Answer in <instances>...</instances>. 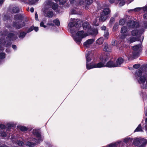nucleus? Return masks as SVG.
Instances as JSON below:
<instances>
[{
	"label": "nucleus",
	"instance_id": "obj_47",
	"mask_svg": "<svg viewBox=\"0 0 147 147\" xmlns=\"http://www.w3.org/2000/svg\"><path fill=\"white\" fill-rule=\"evenodd\" d=\"M68 26L69 27L72 28L75 27V23L73 22H70L68 24Z\"/></svg>",
	"mask_w": 147,
	"mask_h": 147
},
{
	"label": "nucleus",
	"instance_id": "obj_34",
	"mask_svg": "<svg viewBox=\"0 0 147 147\" xmlns=\"http://www.w3.org/2000/svg\"><path fill=\"white\" fill-rule=\"evenodd\" d=\"M53 22L55 24V25L57 26H60V22L59 21V20L58 19H55V20H53Z\"/></svg>",
	"mask_w": 147,
	"mask_h": 147
},
{
	"label": "nucleus",
	"instance_id": "obj_29",
	"mask_svg": "<svg viewBox=\"0 0 147 147\" xmlns=\"http://www.w3.org/2000/svg\"><path fill=\"white\" fill-rule=\"evenodd\" d=\"M78 8L76 7H74L72 9H71V14H76L78 13V12L77 11Z\"/></svg>",
	"mask_w": 147,
	"mask_h": 147
},
{
	"label": "nucleus",
	"instance_id": "obj_22",
	"mask_svg": "<svg viewBox=\"0 0 147 147\" xmlns=\"http://www.w3.org/2000/svg\"><path fill=\"white\" fill-rule=\"evenodd\" d=\"M105 64H104V63L101 61L97 64H95V68H100L102 67H106V66H105Z\"/></svg>",
	"mask_w": 147,
	"mask_h": 147
},
{
	"label": "nucleus",
	"instance_id": "obj_60",
	"mask_svg": "<svg viewBox=\"0 0 147 147\" xmlns=\"http://www.w3.org/2000/svg\"><path fill=\"white\" fill-rule=\"evenodd\" d=\"M94 24L96 26H98L99 25L98 23H97V21L96 20L94 22Z\"/></svg>",
	"mask_w": 147,
	"mask_h": 147
},
{
	"label": "nucleus",
	"instance_id": "obj_20",
	"mask_svg": "<svg viewBox=\"0 0 147 147\" xmlns=\"http://www.w3.org/2000/svg\"><path fill=\"white\" fill-rule=\"evenodd\" d=\"M83 37H80V36H76L74 38V41L78 44H80L81 43L82 40L83 38Z\"/></svg>",
	"mask_w": 147,
	"mask_h": 147
},
{
	"label": "nucleus",
	"instance_id": "obj_19",
	"mask_svg": "<svg viewBox=\"0 0 147 147\" xmlns=\"http://www.w3.org/2000/svg\"><path fill=\"white\" fill-rule=\"evenodd\" d=\"M82 22L78 20L75 23V27L77 28H79L82 26Z\"/></svg>",
	"mask_w": 147,
	"mask_h": 147
},
{
	"label": "nucleus",
	"instance_id": "obj_23",
	"mask_svg": "<svg viewBox=\"0 0 147 147\" xmlns=\"http://www.w3.org/2000/svg\"><path fill=\"white\" fill-rule=\"evenodd\" d=\"M90 34L92 35H96L98 33V30L97 29H94L90 30Z\"/></svg>",
	"mask_w": 147,
	"mask_h": 147
},
{
	"label": "nucleus",
	"instance_id": "obj_41",
	"mask_svg": "<svg viewBox=\"0 0 147 147\" xmlns=\"http://www.w3.org/2000/svg\"><path fill=\"white\" fill-rule=\"evenodd\" d=\"M119 1H120L119 4V6H122L125 5V2L124 0H119Z\"/></svg>",
	"mask_w": 147,
	"mask_h": 147
},
{
	"label": "nucleus",
	"instance_id": "obj_5",
	"mask_svg": "<svg viewBox=\"0 0 147 147\" xmlns=\"http://www.w3.org/2000/svg\"><path fill=\"white\" fill-rule=\"evenodd\" d=\"M146 80V77L145 76H143L140 77L139 79L138 80V82L140 84H142L143 85L142 88L144 89H146L147 88L146 86H144L145 82Z\"/></svg>",
	"mask_w": 147,
	"mask_h": 147
},
{
	"label": "nucleus",
	"instance_id": "obj_32",
	"mask_svg": "<svg viewBox=\"0 0 147 147\" xmlns=\"http://www.w3.org/2000/svg\"><path fill=\"white\" fill-rule=\"evenodd\" d=\"M132 139L129 137H127L125 138L123 140V142L125 143H130L131 142Z\"/></svg>",
	"mask_w": 147,
	"mask_h": 147
},
{
	"label": "nucleus",
	"instance_id": "obj_46",
	"mask_svg": "<svg viewBox=\"0 0 147 147\" xmlns=\"http://www.w3.org/2000/svg\"><path fill=\"white\" fill-rule=\"evenodd\" d=\"M140 66V64H134L133 66V67L135 69H138V68Z\"/></svg>",
	"mask_w": 147,
	"mask_h": 147
},
{
	"label": "nucleus",
	"instance_id": "obj_28",
	"mask_svg": "<svg viewBox=\"0 0 147 147\" xmlns=\"http://www.w3.org/2000/svg\"><path fill=\"white\" fill-rule=\"evenodd\" d=\"M14 36V34L13 33L9 32L8 33L7 37H6V40H9L10 39L11 40V38Z\"/></svg>",
	"mask_w": 147,
	"mask_h": 147
},
{
	"label": "nucleus",
	"instance_id": "obj_18",
	"mask_svg": "<svg viewBox=\"0 0 147 147\" xmlns=\"http://www.w3.org/2000/svg\"><path fill=\"white\" fill-rule=\"evenodd\" d=\"M54 16L53 12L52 11H47L46 13V15L45 16L46 17L49 18H52Z\"/></svg>",
	"mask_w": 147,
	"mask_h": 147
},
{
	"label": "nucleus",
	"instance_id": "obj_21",
	"mask_svg": "<svg viewBox=\"0 0 147 147\" xmlns=\"http://www.w3.org/2000/svg\"><path fill=\"white\" fill-rule=\"evenodd\" d=\"M101 13L108 16V15L110 13L111 10L108 8H105L102 12Z\"/></svg>",
	"mask_w": 147,
	"mask_h": 147
},
{
	"label": "nucleus",
	"instance_id": "obj_52",
	"mask_svg": "<svg viewBox=\"0 0 147 147\" xmlns=\"http://www.w3.org/2000/svg\"><path fill=\"white\" fill-rule=\"evenodd\" d=\"M35 3V0H29V4L30 5H32Z\"/></svg>",
	"mask_w": 147,
	"mask_h": 147
},
{
	"label": "nucleus",
	"instance_id": "obj_43",
	"mask_svg": "<svg viewBox=\"0 0 147 147\" xmlns=\"http://www.w3.org/2000/svg\"><path fill=\"white\" fill-rule=\"evenodd\" d=\"M34 26H31L30 28L28 29L26 31V33H29L34 30Z\"/></svg>",
	"mask_w": 147,
	"mask_h": 147
},
{
	"label": "nucleus",
	"instance_id": "obj_27",
	"mask_svg": "<svg viewBox=\"0 0 147 147\" xmlns=\"http://www.w3.org/2000/svg\"><path fill=\"white\" fill-rule=\"evenodd\" d=\"M127 30V26H123L121 27L120 32L121 33L124 34L126 33Z\"/></svg>",
	"mask_w": 147,
	"mask_h": 147
},
{
	"label": "nucleus",
	"instance_id": "obj_37",
	"mask_svg": "<svg viewBox=\"0 0 147 147\" xmlns=\"http://www.w3.org/2000/svg\"><path fill=\"white\" fill-rule=\"evenodd\" d=\"M6 57L5 53L3 52L0 53V59H5Z\"/></svg>",
	"mask_w": 147,
	"mask_h": 147
},
{
	"label": "nucleus",
	"instance_id": "obj_3",
	"mask_svg": "<svg viewBox=\"0 0 147 147\" xmlns=\"http://www.w3.org/2000/svg\"><path fill=\"white\" fill-rule=\"evenodd\" d=\"M127 25L130 29L137 28L139 26V24L138 22L131 20H129Z\"/></svg>",
	"mask_w": 147,
	"mask_h": 147
},
{
	"label": "nucleus",
	"instance_id": "obj_42",
	"mask_svg": "<svg viewBox=\"0 0 147 147\" xmlns=\"http://www.w3.org/2000/svg\"><path fill=\"white\" fill-rule=\"evenodd\" d=\"M137 40V38L135 37L130 38L129 40V41L131 43H132L135 42Z\"/></svg>",
	"mask_w": 147,
	"mask_h": 147
},
{
	"label": "nucleus",
	"instance_id": "obj_50",
	"mask_svg": "<svg viewBox=\"0 0 147 147\" xmlns=\"http://www.w3.org/2000/svg\"><path fill=\"white\" fill-rule=\"evenodd\" d=\"M86 58V64L90 62L92 60L91 58L90 57Z\"/></svg>",
	"mask_w": 147,
	"mask_h": 147
},
{
	"label": "nucleus",
	"instance_id": "obj_38",
	"mask_svg": "<svg viewBox=\"0 0 147 147\" xmlns=\"http://www.w3.org/2000/svg\"><path fill=\"white\" fill-rule=\"evenodd\" d=\"M27 33L24 32H20L19 36V38H24L26 35Z\"/></svg>",
	"mask_w": 147,
	"mask_h": 147
},
{
	"label": "nucleus",
	"instance_id": "obj_40",
	"mask_svg": "<svg viewBox=\"0 0 147 147\" xmlns=\"http://www.w3.org/2000/svg\"><path fill=\"white\" fill-rule=\"evenodd\" d=\"M115 21V19L114 18L112 17L111 18L109 24L110 25H112V24L114 23Z\"/></svg>",
	"mask_w": 147,
	"mask_h": 147
},
{
	"label": "nucleus",
	"instance_id": "obj_13",
	"mask_svg": "<svg viewBox=\"0 0 147 147\" xmlns=\"http://www.w3.org/2000/svg\"><path fill=\"white\" fill-rule=\"evenodd\" d=\"M94 41V40L93 39H88L84 42L83 45L85 47H87L88 45L92 44Z\"/></svg>",
	"mask_w": 147,
	"mask_h": 147
},
{
	"label": "nucleus",
	"instance_id": "obj_9",
	"mask_svg": "<svg viewBox=\"0 0 147 147\" xmlns=\"http://www.w3.org/2000/svg\"><path fill=\"white\" fill-rule=\"evenodd\" d=\"M109 58V56L107 55H104L102 57H100V59L101 61L106 64L105 63L108 60Z\"/></svg>",
	"mask_w": 147,
	"mask_h": 147
},
{
	"label": "nucleus",
	"instance_id": "obj_2",
	"mask_svg": "<svg viewBox=\"0 0 147 147\" xmlns=\"http://www.w3.org/2000/svg\"><path fill=\"white\" fill-rule=\"evenodd\" d=\"M1 44L3 46L8 47L11 46V42L10 39L7 40H5V38H0V50L3 51L4 50V49L1 46Z\"/></svg>",
	"mask_w": 147,
	"mask_h": 147
},
{
	"label": "nucleus",
	"instance_id": "obj_36",
	"mask_svg": "<svg viewBox=\"0 0 147 147\" xmlns=\"http://www.w3.org/2000/svg\"><path fill=\"white\" fill-rule=\"evenodd\" d=\"M19 9L18 7H14L12 9V11L14 13H17L19 12Z\"/></svg>",
	"mask_w": 147,
	"mask_h": 147
},
{
	"label": "nucleus",
	"instance_id": "obj_26",
	"mask_svg": "<svg viewBox=\"0 0 147 147\" xmlns=\"http://www.w3.org/2000/svg\"><path fill=\"white\" fill-rule=\"evenodd\" d=\"M95 64L91 65V64L86 63V67L88 70L90 69H91L95 68Z\"/></svg>",
	"mask_w": 147,
	"mask_h": 147
},
{
	"label": "nucleus",
	"instance_id": "obj_14",
	"mask_svg": "<svg viewBox=\"0 0 147 147\" xmlns=\"http://www.w3.org/2000/svg\"><path fill=\"white\" fill-rule=\"evenodd\" d=\"M131 35L134 36H136L141 34L139 30L137 29H135L132 30L131 32Z\"/></svg>",
	"mask_w": 147,
	"mask_h": 147
},
{
	"label": "nucleus",
	"instance_id": "obj_59",
	"mask_svg": "<svg viewBox=\"0 0 147 147\" xmlns=\"http://www.w3.org/2000/svg\"><path fill=\"white\" fill-rule=\"evenodd\" d=\"M5 127V125L3 124H0V129H4Z\"/></svg>",
	"mask_w": 147,
	"mask_h": 147
},
{
	"label": "nucleus",
	"instance_id": "obj_16",
	"mask_svg": "<svg viewBox=\"0 0 147 147\" xmlns=\"http://www.w3.org/2000/svg\"><path fill=\"white\" fill-rule=\"evenodd\" d=\"M82 26L84 30L88 29L90 28V27L89 23L86 22H84L82 24Z\"/></svg>",
	"mask_w": 147,
	"mask_h": 147
},
{
	"label": "nucleus",
	"instance_id": "obj_44",
	"mask_svg": "<svg viewBox=\"0 0 147 147\" xmlns=\"http://www.w3.org/2000/svg\"><path fill=\"white\" fill-rule=\"evenodd\" d=\"M139 49V47L138 45H136L133 46L132 47V49L134 51H138Z\"/></svg>",
	"mask_w": 147,
	"mask_h": 147
},
{
	"label": "nucleus",
	"instance_id": "obj_48",
	"mask_svg": "<svg viewBox=\"0 0 147 147\" xmlns=\"http://www.w3.org/2000/svg\"><path fill=\"white\" fill-rule=\"evenodd\" d=\"M17 143L18 145L20 146H23L24 144V143L23 142L20 141H17Z\"/></svg>",
	"mask_w": 147,
	"mask_h": 147
},
{
	"label": "nucleus",
	"instance_id": "obj_24",
	"mask_svg": "<svg viewBox=\"0 0 147 147\" xmlns=\"http://www.w3.org/2000/svg\"><path fill=\"white\" fill-rule=\"evenodd\" d=\"M142 71L140 69L137 70L135 72V76L136 77H140L142 76Z\"/></svg>",
	"mask_w": 147,
	"mask_h": 147
},
{
	"label": "nucleus",
	"instance_id": "obj_54",
	"mask_svg": "<svg viewBox=\"0 0 147 147\" xmlns=\"http://www.w3.org/2000/svg\"><path fill=\"white\" fill-rule=\"evenodd\" d=\"M88 5H90L92 3V0H85Z\"/></svg>",
	"mask_w": 147,
	"mask_h": 147
},
{
	"label": "nucleus",
	"instance_id": "obj_56",
	"mask_svg": "<svg viewBox=\"0 0 147 147\" xmlns=\"http://www.w3.org/2000/svg\"><path fill=\"white\" fill-rule=\"evenodd\" d=\"M1 136L3 137H4L6 136V134L4 132H1Z\"/></svg>",
	"mask_w": 147,
	"mask_h": 147
},
{
	"label": "nucleus",
	"instance_id": "obj_57",
	"mask_svg": "<svg viewBox=\"0 0 147 147\" xmlns=\"http://www.w3.org/2000/svg\"><path fill=\"white\" fill-rule=\"evenodd\" d=\"M142 9L144 11H147V5L142 7H141V9Z\"/></svg>",
	"mask_w": 147,
	"mask_h": 147
},
{
	"label": "nucleus",
	"instance_id": "obj_30",
	"mask_svg": "<svg viewBox=\"0 0 147 147\" xmlns=\"http://www.w3.org/2000/svg\"><path fill=\"white\" fill-rule=\"evenodd\" d=\"M104 42V39L103 38L100 37L97 39L96 41V43L97 44L101 45Z\"/></svg>",
	"mask_w": 147,
	"mask_h": 147
},
{
	"label": "nucleus",
	"instance_id": "obj_49",
	"mask_svg": "<svg viewBox=\"0 0 147 147\" xmlns=\"http://www.w3.org/2000/svg\"><path fill=\"white\" fill-rule=\"evenodd\" d=\"M59 4L61 5L64 4L66 2V0H60Z\"/></svg>",
	"mask_w": 147,
	"mask_h": 147
},
{
	"label": "nucleus",
	"instance_id": "obj_58",
	"mask_svg": "<svg viewBox=\"0 0 147 147\" xmlns=\"http://www.w3.org/2000/svg\"><path fill=\"white\" fill-rule=\"evenodd\" d=\"M35 19L36 20H38V15L37 13V12H35Z\"/></svg>",
	"mask_w": 147,
	"mask_h": 147
},
{
	"label": "nucleus",
	"instance_id": "obj_45",
	"mask_svg": "<svg viewBox=\"0 0 147 147\" xmlns=\"http://www.w3.org/2000/svg\"><path fill=\"white\" fill-rule=\"evenodd\" d=\"M8 33V32L7 30L3 31L2 33V35L3 36H5L7 35Z\"/></svg>",
	"mask_w": 147,
	"mask_h": 147
},
{
	"label": "nucleus",
	"instance_id": "obj_12",
	"mask_svg": "<svg viewBox=\"0 0 147 147\" xmlns=\"http://www.w3.org/2000/svg\"><path fill=\"white\" fill-rule=\"evenodd\" d=\"M108 16L101 13L100 16L99 18V21L100 22H102L105 21L108 18Z\"/></svg>",
	"mask_w": 147,
	"mask_h": 147
},
{
	"label": "nucleus",
	"instance_id": "obj_10",
	"mask_svg": "<svg viewBox=\"0 0 147 147\" xmlns=\"http://www.w3.org/2000/svg\"><path fill=\"white\" fill-rule=\"evenodd\" d=\"M103 51L108 52H111V46H109L107 43L104 44Z\"/></svg>",
	"mask_w": 147,
	"mask_h": 147
},
{
	"label": "nucleus",
	"instance_id": "obj_17",
	"mask_svg": "<svg viewBox=\"0 0 147 147\" xmlns=\"http://www.w3.org/2000/svg\"><path fill=\"white\" fill-rule=\"evenodd\" d=\"M84 31L83 30H81L78 31L76 33V35L78 36H80V37H83L84 38L86 36V35L84 34Z\"/></svg>",
	"mask_w": 147,
	"mask_h": 147
},
{
	"label": "nucleus",
	"instance_id": "obj_51",
	"mask_svg": "<svg viewBox=\"0 0 147 147\" xmlns=\"http://www.w3.org/2000/svg\"><path fill=\"white\" fill-rule=\"evenodd\" d=\"M109 36V33L108 32H105L104 35V36L105 37L106 39H108V36Z\"/></svg>",
	"mask_w": 147,
	"mask_h": 147
},
{
	"label": "nucleus",
	"instance_id": "obj_33",
	"mask_svg": "<svg viewBox=\"0 0 147 147\" xmlns=\"http://www.w3.org/2000/svg\"><path fill=\"white\" fill-rule=\"evenodd\" d=\"M119 25L117 22H116L113 27V32H115L117 30L118 28Z\"/></svg>",
	"mask_w": 147,
	"mask_h": 147
},
{
	"label": "nucleus",
	"instance_id": "obj_15",
	"mask_svg": "<svg viewBox=\"0 0 147 147\" xmlns=\"http://www.w3.org/2000/svg\"><path fill=\"white\" fill-rule=\"evenodd\" d=\"M123 61L124 59H123L121 57H119L117 59L115 64H117V67H118L120 65Z\"/></svg>",
	"mask_w": 147,
	"mask_h": 147
},
{
	"label": "nucleus",
	"instance_id": "obj_63",
	"mask_svg": "<svg viewBox=\"0 0 147 147\" xmlns=\"http://www.w3.org/2000/svg\"><path fill=\"white\" fill-rule=\"evenodd\" d=\"M144 25L145 28H147V21H144Z\"/></svg>",
	"mask_w": 147,
	"mask_h": 147
},
{
	"label": "nucleus",
	"instance_id": "obj_55",
	"mask_svg": "<svg viewBox=\"0 0 147 147\" xmlns=\"http://www.w3.org/2000/svg\"><path fill=\"white\" fill-rule=\"evenodd\" d=\"M40 26L41 27H43L44 28H45L47 27L46 26L44 25V23L42 21L40 22Z\"/></svg>",
	"mask_w": 147,
	"mask_h": 147
},
{
	"label": "nucleus",
	"instance_id": "obj_4",
	"mask_svg": "<svg viewBox=\"0 0 147 147\" xmlns=\"http://www.w3.org/2000/svg\"><path fill=\"white\" fill-rule=\"evenodd\" d=\"M25 21L27 22L25 20V21H23L21 24L18 23L17 22H14L13 23L12 26L16 29H20L25 26L26 24Z\"/></svg>",
	"mask_w": 147,
	"mask_h": 147
},
{
	"label": "nucleus",
	"instance_id": "obj_53",
	"mask_svg": "<svg viewBox=\"0 0 147 147\" xmlns=\"http://www.w3.org/2000/svg\"><path fill=\"white\" fill-rule=\"evenodd\" d=\"M141 9V7H136L134 9V12H137L139 11Z\"/></svg>",
	"mask_w": 147,
	"mask_h": 147
},
{
	"label": "nucleus",
	"instance_id": "obj_61",
	"mask_svg": "<svg viewBox=\"0 0 147 147\" xmlns=\"http://www.w3.org/2000/svg\"><path fill=\"white\" fill-rule=\"evenodd\" d=\"M126 35L125 34H122L121 35L120 38L121 39H123L126 38Z\"/></svg>",
	"mask_w": 147,
	"mask_h": 147
},
{
	"label": "nucleus",
	"instance_id": "obj_6",
	"mask_svg": "<svg viewBox=\"0 0 147 147\" xmlns=\"http://www.w3.org/2000/svg\"><path fill=\"white\" fill-rule=\"evenodd\" d=\"M47 5L51 7L53 10H55L58 9L59 5L56 3L52 2L51 1H49L47 3Z\"/></svg>",
	"mask_w": 147,
	"mask_h": 147
},
{
	"label": "nucleus",
	"instance_id": "obj_64",
	"mask_svg": "<svg viewBox=\"0 0 147 147\" xmlns=\"http://www.w3.org/2000/svg\"><path fill=\"white\" fill-rule=\"evenodd\" d=\"M143 18L144 19L147 20V12L144 15Z\"/></svg>",
	"mask_w": 147,
	"mask_h": 147
},
{
	"label": "nucleus",
	"instance_id": "obj_1",
	"mask_svg": "<svg viewBox=\"0 0 147 147\" xmlns=\"http://www.w3.org/2000/svg\"><path fill=\"white\" fill-rule=\"evenodd\" d=\"M33 134L35 136L38 138V140H37L36 139H34V140L36 143H33L29 142H28L26 143V145L30 147H33L36 145V144L39 143L40 141H42L43 140V138L41 136L40 134L39 133L38 130L34 129L33 131Z\"/></svg>",
	"mask_w": 147,
	"mask_h": 147
},
{
	"label": "nucleus",
	"instance_id": "obj_25",
	"mask_svg": "<svg viewBox=\"0 0 147 147\" xmlns=\"http://www.w3.org/2000/svg\"><path fill=\"white\" fill-rule=\"evenodd\" d=\"M122 142V141H119L117 142L112 143L109 144L108 146V147H116L117 146H118V144H120Z\"/></svg>",
	"mask_w": 147,
	"mask_h": 147
},
{
	"label": "nucleus",
	"instance_id": "obj_62",
	"mask_svg": "<svg viewBox=\"0 0 147 147\" xmlns=\"http://www.w3.org/2000/svg\"><path fill=\"white\" fill-rule=\"evenodd\" d=\"M34 30L36 32L38 30V27H35L34 26Z\"/></svg>",
	"mask_w": 147,
	"mask_h": 147
},
{
	"label": "nucleus",
	"instance_id": "obj_8",
	"mask_svg": "<svg viewBox=\"0 0 147 147\" xmlns=\"http://www.w3.org/2000/svg\"><path fill=\"white\" fill-rule=\"evenodd\" d=\"M14 19L16 21H18L22 22L24 19L23 15L21 14H18L14 16Z\"/></svg>",
	"mask_w": 147,
	"mask_h": 147
},
{
	"label": "nucleus",
	"instance_id": "obj_31",
	"mask_svg": "<svg viewBox=\"0 0 147 147\" xmlns=\"http://www.w3.org/2000/svg\"><path fill=\"white\" fill-rule=\"evenodd\" d=\"M18 128L22 131H26L28 130V128L24 126H18Z\"/></svg>",
	"mask_w": 147,
	"mask_h": 147
},
{
	"label": "nucleus",
	"instance_id": "obj_11",
	"mask_svg": "<svg viewBox=\"0 0 147 147\" xmlns=\"http://www.w3.org/2000/svg\"><path fill=\"white\" fill-rule=\"evenodd\" d=\"M137 140L142 144V145L139 147H145V146L147 144V140L143 138H139Z\"/></svg>",
	"mask_w": 147,
	"mask_h": 147
},
{
	"label": "nucleus",
	"instance_id": "obj_39",
	"mask_svg": "<svg viewBox=\"0 0 147 147\" xmlns=\"http://www.w3.org/2000/svg\"><path fill=\"white\" fill-rule=\"evenodd\" d=\"M142 131V129L141 127V124H139L135 130L134 132L136 131Z\"/></svg>",
	"mask_w": 147,
	"mask_h": 147
},
{
	"label": "nucleus",
	"instance_id": "obj_7",
	"mask_svg": "<svg viewBox=\"0 0 147 147\" xmlns=\"http://www.w3.org/2000/svg\"><path fill=\"white\" fill-rule=\"evenodd\" d=\"M105 66L106 67L111 68L117 67V64H115L114 61L110 60L105 65Z\"/></svg>",
	"mask_w": 147,
	"mask_h": 147
},
{
	"label": "nucleus",
	"instance_id": "obj_35",
	"mask_svg": "<svg viewBox=\"0 0 147 147\" xmlns=\"http://www.w3.org/2000/svg\"><path fill=\"white\" fill-rule=\"evenodd\" d=\"M125 23V20L124 19H121L119 22V24L120 25H123Z\"/></svg>",
	"mask_w": 147,
	"mask_h": 147
}]
</instances>
